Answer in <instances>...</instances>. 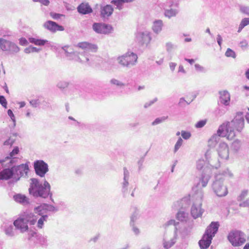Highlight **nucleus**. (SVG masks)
<instances>
[{"label": "nucleus", "instance_id": "obj_1", "mask_svg": "<svg viewBox=\"0 0 249 249\" xmlns=\"http://www.w3.org/2000/svg\"><path fill=\"white\" fill-rule=\"evenodd\" d=\"M245 120L243 113L237 112L231 121H227L221 124L217 133L219 136L226 137L228 140H232L236 136V132H241L244 127Z\"/></svg>", "mask_w": 249, "mask_h": 249}, {"label": "nucleus", "instance_id": "obj_2", "mask_svg": "<svg viewBox=\"0 0 249 249\" xmlns=\"http://www.w3.org/2000/svg\"><path fill=\"white\" fill-rule=\"evenodd\" d=\"M77 46L83 50V52L79 53V54L83 55L85 57V60L81 59L78 56V53L74 52L72 48L70 46H65L62 49L65 52L66 56L70 59L80 60L81 61L88 62L89 61L88 53L89 52H96L98 46L95 44H92L88 42H82L79 43Z\"/></svg>", "mask_w": 249, "mask_h": 249}, {"label": "nucleus", "instance_id": "obj_3", "mask_svg": "<svg viewBox=\"0 0 249 249\" xmlns=\"http://www.w3.org/2000/svg\"><path fill=\"white\" fill-rule=\"evenodd\" d=\"M30 180L29 192L31 195L35 197H40L44 198L49 196L52 197L51 185L47 181L44 180L43 182H41L35 178H32Z\"/></svg>", "mask_w": 249, "mask_h": 249}, {"label": "nucleus", "instance_id": "obj_4", "mask_svg": "<svg viewBox=\"0 0 249 249\" xmlns=\"http://www.w3.org/2000/svg\"><path fill=\"white\" fill-rule=\"evenodd\" d=\"M37 219V216L34 213L26 211L20 213L19 217L14 221L13 224L16 229L21 233H24L29 231L28 224L34 225Z\"/></svg>", "mask_w": 249, "mask_h": 249}, {"label": "nucleus", "instance_id": "obj_5", "mask_svg": "<svg viewBox=\"0 0 249 249\" xmlns=\"http://www.w3.org/2000/svg\"><path fill=\"white\" fill-rule=\"evenodd\" d=\"M223 176L231 178L233 174L228 169H227L223 171L221 174L215 176L212 188L214 193L219 197L225 196L228 194L227 186L224 183V178Z\"/></svg>", "mask_w": 249, "mask_h": 249}, {"label": "nucleus", "instance_id": "obj_6", "mask_svg": "<svg viewBox=\"0 0 249 249\" xmlns=\"http://www.w3.org/2000/svg\"><path fill=\"white\" fill-rule=\"evenodd\" d=\"M219 226L218 222H212L207 228L202 239L198 242L201 249H206L210 246L213 237L218 231Z\"/></svg>", "mask_w": 249, "mask_h": 249}, {"label": "nucleus", "instance_id": "obj_7", "mask_svg": "<svg viewBox=\"0 0 249 249\" xmlns=\"http://www.w3.org/2000/svg\"><path fill=\"white\" fill-rule=\"evenodd\" d=\"M137 55L132 52H127L117 58L118 63L124 67L129 68L135 65L137 62Z\"/></svg>", "mask_w": 249, "mask_h": 249}, {"label": "nucleus", "instance_id": "obj_8", "mask_svg": "<svg viewBox=\"0 0 249 249\" xmlns=\"http://www.w3.org/2000/svg\"><path fill=\"white\" fill-rule=\"evenodd\" d=\"M228 239L233 246L238 247L243 245L246 241L245 234L239 231H232L229 232Z\"/></svg>", "mask_w": 249, "mask_h": 249}, {"label": "nucleus", "instance_id": "obj_9", "mask_svg": "<svg viewBox=\"0 0 249 249\" xmlns=\"http://www.w3.org/2000/svg\"><path fill=\"white\" fill-rule=\"evenodd\" d=\"M13 166L14 172V178L16 181L19 180L21 177H27L29 171V163L21 164L16 166L14 164H11Z\"/></svg>", "mask_w": 249, "mask_h": 249}, {"label": "nucleus", "instance_id": "obj_10", "mask_svg": "<svg viewBox=\"0 0 249 249\" xmlns=\"http://www.w3.org/2000/svg\"><path fill=\"white\" fill-rule=\"evenodd\" d=\"M0 48L3 51L11 53H17L19 51V48L15 43L4 38H0Z\"/></svg>", "mask_w": 249, "mask_h": 249}, {"label": "nucleus", "instance_id": "obj_11", "mask_svg": "<svg viewBox=\"0 0 249 249\" xmlns=\"http://www.w3.org/2000/svg\"><path fill=\"white\" fill-rule=\"evenodd\" d=\"M152 39L151 33L148 31H141L136 35V41L141 45H145L147 47Z\"/></svg>", "mask_w": 249, "mask_h": 249}, {"label": "nucleus", "instance_id": "obj_12", "mask_svg": "<svg viewBox=\"0 0 249 249\" xmlns=\"http://www.w3.org/2000/svg\"><path fill=\"white\" fill-rule=\"evenodd\" d=\"M34 167L36 174L41 178L44 177L49 171L47 163L42 160L35 161L34 163Z\"/></svg>", "mask_w": 249, "mask_h": 249}, {"label": "nucleus", "instance_id": "obj_13", "mask_svg": "<svg viewBox=\"0 0 249 249\" xmlns=\"http://www.w3.org/2000/svg\"><path fill=\"white\" fill-rule=\"evenodd\" d=\"M177 231V228L175 227L173 233L165 235L162 243L163 248L165 249H170L176 243L178 236Z\"/></svg>", "mask_w": 249, "mask_h": 249}, {"label": "nucleus", "instance_id": "obj_14", "mask_svg": "<svg viewBox=\"0 0 249 249\" xmlns=\"http://www.w3.org/2000/svg\"><path fill=\"white\" fill-rule=\"evenodd\" d=\"M92 29L96 33L101 34H109L112 30L111 25L102 23H94Z\"/></svg>", "mask_w": 249, "mask_h": 249}, {"label": "nucleus", "instance_id": "obj_15", "mask_svg": "<svg viewBox=\"0 0 249 249\" xmlns=\"http://www.w3.org/2000/svg\"><path fill=\"white\" fill-rule=\"evenodd\" d=\"M219 157L223 160H227L229 157V149L225 142H220L217 148Z\"/></svg>", "mask_w": 249, "mask_h": 249}, {"label": "nucleus", "instance_id": "obj_16", "mask_svg": "<svg viewBox=\"0 0 249 249\" xmlns=\"http://www.w3.org/2000/svg\"><path fill=\"white\" fill-rule=\"evenodd\" d=\"M19 152V148L18 146L15 147L12 151L10 153L9 156L6 157L4 159L0 160V163L4 164L7 161V163L11 164H15L17 162L18 159L14 157Z\"/></svg>", "mask_w": 249, "mask_h": 249}, {"label": "nucleus", "instance_id": "obj_17", "mask_svg": "<svg viewBox=\"0 0 249 249\" xmlns=\"http://www.w3.org/2000/svg\"><path fill=\"white\" fill-rule=\"evenodd\" d=\"M43 26L45 29L52 33H55L57 31H63L64 30V28L62 26L51 20H48L44 22Z\"/></svg>", "mask_w": 249, "mask_h": 249}, {"label": "nucleus", "instance_id": "obj_18", "mask_svg": "<svg viewBox=\"0 0 249 249\" xmlns=\"http://www.w3.org/2000/svg\"><path fill=\"white\" fill-rule=\"evenodd\" d=\"M7 161L5 162L3 165L7 166L8 168L3 169L0 172V180H7L10 178L12 177H14V170L13 166L10 168V166H8ZM3 165V164H2Z\"/></svg>", "mask_w": 249, "mask_h": 249}, {"label": "nucleus", "instance_id": "obj_19", "mask_svg": "<svg viewBox=\"0 0 249 249\" xmlns=\"http://www.w3.org/2000/svg\"><path fill=\"white\" fill-rule=\"evenodd\" d=\"M210 178L211 173L210 169L208 168H205L204 172L201 175L199 181L197 184V186L198 187L201 186L202 187H206L210 179Z\"/></svg>", "mask_w": 249, "mask_h": 249}, {"label": "nucleus", "instance_id": "obj_20", "mask_svg": "<svg viewBox=\"0 0 249 249\" xmlns=\"http://www.w3.org/2000/svg\"><path fill=\"white\" fill-rule=\"evenodd\" d=\"M220 102L225 106L230 105L231 95L226 90L219 91Z\"/></svg>", "mask_w": 249, "mask_h": 249}, {"label": "nucleus", "instance_id": "obj_21", "mask_svg": "<svg viewBox=\"0 0 249 249\" xmlns=\"http://www.w3.org/2000/svg\"><path fill=\"white\" fill-rule=\"evenodd\" d=\"M202 205L193 204L191 213L194 219L201 217L204 212V210L201 208Z\"/></svg>", "mask_w": 249, "mask_h": 249}, {"label": "nucleus", "instance_id": "obj_22", "mask_svg": "<svg viewBox=\"0 0 249 249\" xmlns=\"http://www.w3.org/2000/svg\"><path fill=\"white\" fill-rule=\"evenodd\" d=\"M190 197L186 196L181 199L177 201L174 203L175 207L177 208H181V210L188 208L190 205Z\"/></svg>", "mask_w": 249, "mask_h": 249}, {"label": "nucleus", "instance_id": "obj_23", "mask_svg": "<svg viewBox=\"0 0 249 249\" xmlns=\"http://www.w3.org/2000/svg\"><path fill=\"white\" fill-rule=\"evenodd\" d=\"M203 196L204 192L203 190H197L192 196L193 204L202 205Z\"/></svg>", "mask_w": 249, "mask_h": 249}, {"label": "nucleus", "instance_id": "obj_24", "mask_svg": "<svg viewBox=\"0 0 249 249\" xmlns=\"http://www.w3.org/2000/svg\"><path fill=\"white\" fill-rule=\"evenodd\" d=\"M78 12L83 15L88 14L92 12V9L88 3L83 2L77 7Z\"/></svg>", "mask_w": 249, "mask_h": 249}, {"label": "nucleus", "instance_id": "obj_25", "mask_svg": "<svg viewBox=\"0 0 249 249\" xmlns=\"http://www.w3.org/2000/svg\"><path fill=\"white\" fill-rule=\"evenodd\" d=\"M129 173L126 168H124V181L122 185V192L124 195L127 193V187L129 184L128 179Z\"/></svg>", "mask_w": 249, "mask_h": 249}, {"label": "nucleus", "instance_id": "obj_26", "mask_svg": "<svg viewBox=\"0 0 249 249\" xmlns=\"http://www.w3.org/2000/svg\"><path fill=\"white\" fill-rule=\"evenodd\" d=\"M13 199L16 202L22 205H26L29 204V199L24 195L16 194L13 196Z\"/></svg>", "mask_w": 249, "mask_h": 249}, {"label": "nucleus", "instance_id": "obj_27", "mask_svg": "<svg viewBox=\"0 0 249 249\" xmlns=\"http://www.w3.org/2000/svg\"><path fill=\"white\" fill-rule=\"evenodd\" d=\"M163 23L161 20L157 19L153 21L152 29L156 34H160L162 30Z\"/></svg>", "mask_w": 249, "mask_h": 249}, {"label": "nucleus", "instance_id": "obj_28", "mask_svg": "<svg viewBox=\"0 0 249 249\" xmlns=\"http://www.w3.org/2000/svg\"><path fill=\"white\" fill-rule=\"evenodd\" d=\"M113 11V8L111 5H106L101 8V15L103 18H108L110 16Z\"/></svg>", "mask_w": 249, "mask_h": 249}, {"label": "nucleus", "instance_id": "obj_29", "mask_svg": "<svg viewBox=\"0 0 249 249\" xmlns=\"http://www.w3.org/2000/svg\"><path fill=\"white\" fill-rule=\"evenodd\" d=\"M177 219L181 222H186L189 219V214L183 210H180L176 214Z\"/></svg>", "mask_w": 249, "mask_h": 249}, {"label": "nucleus", "instance_id": "obj_30", "mask_svg": "<svg viewBox=\"0 0 249 249\" xmlns=\"http://www.w3.org/2000/svg\"><path fill=\"white\" fill-rule=\"evenodd\" d=\"M4 231L5 234L10 237H14L16 235L14 227L11 224L5 226L4 228Z\"/></svg>", "mask_w": 249, "mask_h": 249}, {"label": "nucleus", "instance_id": "obj_31", "mask_svg": "<svg viewBox=\"0 0 249 249\" xmlns=\"http://www.w3.org/2000/svg\"><path fill=\"white\" fill-rule=\"evenodd\" d=\"M29 41L30 43L38 46H43L48 42L46 39H37L35 37L29 38Z\"/></svg>", "mask_w": 249, "mask_h": 249}, {"label": "nucleus", "instance_id": "obj_32", "mask_svg": "<svg viewBox=\"0 0 249 249\" xmlns=\"http://www.w3.org/2000/svg\"><path fill=\"white\" fill-rule=\"evenodd\" d=\"M46 204L44 203L37 207H36L34 209L35 213H38L39 215H46L47 213V209L46 208Z\"/></svg>", "mask_w": 249, "mask_h": 249}, {"label": "nucleus", "instance_id": "obj_33", "mask_svg": "<svg viewBox=\"0 0 249 249\" xmlns=\"http://www.w3.org/2000/svg\"><path fill=\"white\" fill-rule=\"evenodd\" d=\"M220 137L222 136H219L218 133L217 135H213L208 141L209 146L212 147H215L220 140Z\"/></svg>", "mask_w": 249, "mask_h": 249}, {"label": "nucleus", "instance_id": "obj_34", "mask_svg": "<svg viewBox=\"0 0 249 249\" xmlns=\"http://www.w3.org/2000/svg\"><path fill=\"white\" fill-rule=\"evenodd\" d=\"M178 13V11L175 9H167L165 11L164 15L168 18L175 17Z\"/></svg>", "mask_w": 249, "mask_h": 249}, {"label": "nucleus", "instance_id": "obj_35", "mask_svg": "<svg viewBox=\"0 0 249 249\" xmlns=\"http://www.w3.org/2000/svg\"><path fill=\"white\" fill-rule=\"evenodd\" d=\"M40 218L38 220L37 222V227L39 229H42L44 226V222L47 221L48 219L47 215H40Z\"/></svg>", "mask_w": 249, "mask_h": 249}, {"label": "nucleus", "instance_id": "obj_36", "mask_svg": "<svg viewBox=\"0 0 249 249\" xmlns=\"http://www.w3.org/2000/svg\"><path fill=\"white\" fill-rule=\"evenodd\" d=\"M177 48V46L171 42H168L165 44L166 50L168 53H171Z\"/></svg>", "mask_w": 249, "mask_h": 249}, {"label": "nucleus", "instance_id": "obj_37", "mask_svg": "<svg viewBox=\"0 0 249 249\" xmlns=\"http://www.w3.org/2000/svg\"><path fill=\"white\" fill-rule=\"evenodd\" d=\"M17 136L16 134H13L12 136H11L8 139L6 140L4 143L3 144L4 145H7V146H11L16 141V137Z\"/></svg>", "mask_w": 249, "mask_h": 249}, {"label": "nucleus", "instance_id": "obj_38", "mask_svg": "<svg viewBox=\"0 0 249 249\" xmlns=\"http://www.w3.org/2000/svg\"><path fill=\"white\" fill-rule=\"evenodd\" d=\"M132 209L133 210V213L131 216L130 225L132 223H134V222L137 220L139 214V211L136 208L134 207Z\"/></svg>", "mask_w": 249, "mask_h": 249}, {"label": "nucleus", "instance_id": "obj_39", "mask_svg": "<svg viewBox=\"0 0 249 249\" xmlns=\"http://www.w3.org/2000/svg\"><path fill=\"white\" fill-rule=\"evenodd\" d=\"M111 3L116 6V9L121 10L123 9V4L124 2L122 0H113Z\"/></svg>", "mask_w": 249, "mask_h": 249}, {"label": "nucleus", "instance_id": "obj_40", "mask_svg": "<svg viewBox=\"0 0 249 249\" xmlns=\"http://www.w3.org/2000/svg\"><path fill=\"white\" fill-rule=\"evenodd\" d=\"M110 83L117 87L122 88L125 86V84L115 78H112L110 80Z\"/></svg>", "mask_w": 249, "mask_h": 249}, {"label": "nucleus", "instance_id": "obj_41", "mask_svg": "<svg viewBox=\"0 0 249 249\" xmlns=\"http://www.w3.org/2000/svg\"><path fill=\"white\" fill-rule=\"evenodd\" d=\"M241 141L239 140H235L232 143L231 147L233 150L237 151L240 148Z\"/></svg>", "mask_w": 249, "mask_h": 249}, {"label": "nucleus", "instance_id": "obj_42", "mask_svg": "<svg viewBox=\"0 0 249 249\" xmlns=\"http://www.w3.org/2000/svg\"><path fill=\"white\" fill-rule=\"evenodd\" d=\"M40 51V49L37 48L36 47L30 46L29 47H27L24 49V52L26 53H31L34 52H38Z\"/></svg>", "mask_w": 249, "mask_h": 249}, {"label": "nucleus", "instance_id": "obj_43", "mask_svg": "<svg viewBox=\"0 0 249 249\" xmlns=\"http://www.w3.org/2000/svg\"><path fill=\"white\" fill-rule=\"evenodd\" d=\"M183 140L180 138L179 137L177 142H176L175 145V146H174V153H176L178 150L180 148V147L181 146V145H182V143H183Z\"/></svg>", "mask_w": 249, "mask_h": 249}, {"label": "nucleus", "instance_id": "obj_44", "mask_svg": "<svg viewBox=\"0 0 249 249\" xmlns=\"http://www.w3.org/2000/svg\"><path fill=\"white\" fill-rule=\"evenodd\" d=\"M167 118H168V117H165V116L162 117L161 118H158L154 120V121H153L152 122V124L153 125H155L158 124H159L164 122V121H165Z\"/></svg>", "mask_w": 249, "mask_h": 249}, {"label": "nucleus", "instance_id": "obj_45", "mask_svg": "<svg viewBox=\"0 0 249 249\" xmlns=\"http://www.w3.org/2000/svg\"><path fill=\"white\" fill-rule=\"evenodd\" d=\"M225 55L227 57H231L233 58H235V57H236L235 53L233 50L231 49L230 48L227 49V50L225 53Z\"/></svg>", "mask_w": 249, "mask_h": 249}, {"label": "nucleus", "instance_id": "obj_46", "mask_svg": "<svg viewBox=\"0 0 249 249\" xmlns=\"http://www.w3.org/2000/svg\"><path fill=\"white\" fill-rule=\"evenodd\" d=\"M68 85L69 83L68 82L65 81H59L57 83V87L59 89H63L67 88L68 86Z\"/></svg>", "mask_w": 249, "mask_h": 249}, {"label": "nucleus", "instance_id": "obj_47", "mask_svg": "<svg viewBox=\"0 0 249 249\" xmlns=\"http://www.w3.org/2000/svg\"><path fill=\"white\" fill-rule=\"evenodd\" d=\"M240 11L241 13L249 16V6H241Z\"/></svg>", "mask_w": 249, "mask_h": 249}, {"label": "nucleus", "instance_id": "obj_48", "mask_svg": "<svg viewBox=\"0 0 249 249\" xmlns=\"http://www.w3.org/2000/svg\"><path fill=\"white\" fill-rule=\"evenodd\" d=\"M206 120H200L196 124L195 127L197 128H202L206 124Z\"/></svg>", "mask_w": 249, "mask_h": 249}, {"label": "nucleus", "instance_id": "obj_49", "mask_svg": "<svg viewBox=\"0 0 249 249\" xmlns=\"http://www.w3.org/2000/svg\"><path fill=\"white\" fill-rule=\"evenodd\" d=\"M205 165V161L203 160H199L196 162V168L198 170H201Z\"/></svg>", "mask_w": 249, "mask_h": 249}, {"label": "nucleus", "instance_id": "obj_50", "mask_svg": "<svg viewBox=\"0 0 249 249\" xmlns=\"http://www.w3.org/2000/svg\"><path fill=\"white\" fill-rule=\"evenodd\" d=\"M248 191L247 190H244L242 191L240 195L238 197V200L241 201L242 200L248 195Z\"/></svg>", "mask_w": 249, "mask_h": 249}, {"label": "nucleus", "instance_id": "obj_51", "mask_svg": "<svg viewBox=\"0 0 249 249\" xmlns=\"http://www.w3.org/2000/svg\"><path fill=\"white\" fill-rule=\"evenodd\" d=\"M46 208L47 209V213L48 212H56L58 210L56 208H55L54 206L52 205L46 204Z\"/></svg>", "mask_w": 249, "mask_h": 249}, {"label": "nucleus", "instance_id": "obj_52", "mask_svg": "<svg viewBox=\"0 0 249 249\" xmlns=\"http://www.w3.org/2000/svg\"><path fill=\"white\" fill-rule=\"evenodd\" d=\"M181 136L182 137V138L183 139H184L185 140L189 139L191 136V134L190 132H187V131H183V130L181 131Z\"/></svg>", "mask_w": 249, "mask_h": 249}, {"label": "nucleus", "instance_id": "obj_53", "mask_svg": "<svg viewBox=\"0 0 249 249\" xmlns=\"http://www.w3.org/2000/svg\"><path fill=\"white\" fill-rule=\"evenodd\" d=\"M8 115L11 118V120L13 122V125L15 126L16 125V119L15 117V115L13 113V111L11 109L8 110L7 111Z\"/></svg>", "mask_w": 249, "mask_h": 249}, {"label": "nucleus", "instance_id": "obj_54", "mask_svg": "<svg viewBox=\"0 0 249 249\" xmlns=\"http://www.w3.org/2000/svg\"><path fill=\"white\" fill-rule=\"evenodd\" d=\"M30 105L33 107H37L40 104V102L38 99L32 100L30 101Z\"/></svg>", "mask_w": 249, "mask_h": 249}, {"label": "nucleus", "instance_id": "obj_55", "mask_svg": "<svg viewBox=\"0 0 249 249\" xmlns=\"http://www.w3.org/2000/svg\"><path fill=\"white\" fill-rule=\"evenodd\" d=\"M0 104L4 108L7 107V103L6 100L5 98V97L2 95L0 96Z\"/></svg>", "mask_w": 249, "mask_h": 249}, {"label": "nucleus", "instance_id": "obj_56", "mask_svg": "<svg viewBox=\"0 0 249 249\" xmlns=\"http://www.w3.org/2000/svg\"><path fill=\"white\" fill-rule=\"evenodd\" d=\"M157 101H158V98H155L153 100L145 103V104L144 105V107L145 108H146L149 107L150 106L152 105L154 103H155Z\"/></svg>", "mask_w": 249, "mask_h": 249}, {"label": "nucleus", "instance_id": "obj_57", "mask_svg": "<svg viewBox=\"0 0 249 249\" xmlns=\"http://www.w3.org/2000/svg\"><path fill=\"white\" fill-rule=\"evenodd\" d=\"M39 242L42 246H46L47 244V238L44 236H40L39 238Z\"/></svg>", "mask_w": 249, "mask_h": 249}, {"label": "nucleus", "instance_id": "obj_58", "mask_svg": "<svg viewBox=\"0 0 249 249\" xmlns=\"http://www.w3.org/2000/svg\"><path fill=\"white\" fill-rule=\"evenodd\" d=\"M240 23L245 27L249 25V18H245L241 20Z\"/></svg>", "mask_w": 249, "mask_h": 249}, {"label": "nucleus", "instance_id": "obj_59", "mask_svg": "<svg viewBox=\"0 0 249 249\" xmlns=\"http://www.w3.org/2000/svg\"><path fill=\"white\" fill-rule=\"evenodd\" d=\"M50 16L53 18L54 19H57L59 18L63 15L61 14H60L51 12L50 13Z\"/></svg>", "mask_w": 249, "mask_h": 249}, {"label": "nucleus", "instance_id": "obj_60", "mask_svg": "<svg viewBox=\"0 0 249 249\" xmlns=\"http://www.w3.org/2000/svg\"><path fill=\"white\" fill-rule=\"evenodd\" d=\"M196 70L199 72H203L205 71L204 68L200 66L199 64H196L195 65Z\"/></svg>", "mask_w": 249, "mask_h": 249}, {"label": "nucleus", "instance_id": "obj_61", "mask_svg": "<svg viewBox=\"0 0 249 249\" xmlns=\"http://www.w3.org/2000/svg\"><path fill=\"white\" fill-rule=\"evenodd\" d=\"M189 103H188L183 98H181L179 100V101L178 102V105L180 107H184L186 105H188Z\"/></svg>", "mask_w": 249, "mask_h": 249}, {"label": "nucleus", "instance_id": "obj_62", "mask_svg": "<svg viewBox=\"0 0 249 249\" xmlns=\"http://www.w3.org/2000/svg\"><path fill=\"white\" fill-rule=\"evenodd\" d=\"M240 47L243 48H246L248 47V43L247 40H243L240 43Z\"/></svg>", "mask_w": 249, "mask_h": 249}, {"label": "nucleus", "instance_id": "obj_63", "mask_svg": "<svg viewBox=\"0 0 249 249\" xmlns=\"http://www.w3.org/2000/svg\"><path fill=\"white\" fill-rule=\"evenodd\" d=\"M28 41L25 38H21L19 39V44L22 46H26L28 44Z\"/></svg>", "mask_w": 249, "mask_h": 249}, {"label": "nucleus", "instance_id": "obj_64", "mask_svg": "<svg viewBox=\"0 0 249 249\" xmlns=\"http://www.w3.org/2000/svg\"><path fill=\"white\" fill-rule=\"evenodd\" d=\"M241 207H249V198L239 204Z\"/></svg>", "mask_w": 249, "mask_h": 249}]
</instances>
